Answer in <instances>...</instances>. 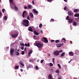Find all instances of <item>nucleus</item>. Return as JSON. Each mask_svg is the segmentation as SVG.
<instances>
[{"mask_svg":"<svg viewBox=\"0 0 79 79\" xmlns=\"http://www.w3.org/2000/svg\"><path fill=\"white\" fill-rule=\"evenodd\" d=\"M69 16L68 15L66 17V19L67 20H69Z\"/></svg>","mask_w":79,"mask_h":79,"instance_id":"f704fd0d","label":"nucleus"},{"mask_svg":"<svg viewBox=\"0 0 79 79\" xmlns=\"http://www.w3.org/2000/svg\"><path fill=\"white\" fill-rule=\"evenodd\" d=\"M36 37V36H35V35H34V38H35V37Z\"/></svg>","mask_w":79,"mask_h":79,"instance_id":"774afa93","label":"nucleus"},{"mask_svg":"<svg viewBox=\"0 0 79 79\" xmlns=\"http://www.w3.org/2000/svg\"><path fill=\"white\" fill-rule=\"evenodd\" d=\"M69 56H73L74 55V53H73L72 52H69Z\"/></svg>","mask_w":79,"mask_h":79,"instance_id":"1a4fd4ad","label":"nucleus"},{"mask_svg":"<svg viewBox=\"0 0 79 79\" xmlns=\"http://www.w3.org/2000/svg\"><path fill=\"white\" fill-rule=\"evenodd\" d=\"M15 52V49H14L13 48H12L10 49V54H11L12 55H13V53Z\"/></svg>","mask_w":79,"mask_h":79,"instance_id":"0eeeda50","label":"nucleus"},{"mask_svg":"<svg viewBox=\"0 0 79 79\" xmlns=\"http://www.w3.org/2000/svg\"><path fill=\"white\" fill-rule=\"evenodd\" d=\"M35 69L37 70H38V69H39V67H38V66H36L35 67Z\"/></svg>","mask_w":79,"mask_h":79,"instance_id":"72a5a7b5","label":"nucleus"},{"mask_svg":"<svg viewBox=\"0 0 79 79\" xmlns=\"http://www.w3.org/2000/svg\"><path fill=\"white\" fill-rule=\"evenodd\" d=\"M42 23H40L39 25V27L40 28H42Z\"/></svg>","mask_w":79,"mask_h":79,"instance_id":"cd10ccee","label":"nucleus"},{"mask_svg":"<svg viewBox=\"0 0 79 79\" xmlns=\"http://www.w3.org/2000/svg\"><path fill=\"white\" fill-rule=\"evenodd\" d=\"M58 79H61V77H59V78H58Z\"/></svg>","mask_w":79,"mask_h":79,"instance_id":"052dcab7","label":"nucleus"},{"mask_svg":"<svg viewBox=\"0 0 79 79\" xmlns=\"http://www.w3.org/2000/svg\"><path fill=\"white\" fill-rule=\"evenodd\" d=\"M52 62L53 64H55V58H53L52 60Z\"/></svg>","mask_w":79,"mask_h":79,"instance_id":"2f4dec72","label":"nucleus"},{"mask_svg":"<svg viewBox=\"0 0 79 79\" xmlns=\"http://www.w3.org/2000/svg\"><path fill=\"white\" fill-rule=\"evenodd\" d=\"M73 21V19H69L68 20V22L69 23H71Z\"/></svg>","mask_w":79,"mask_h":79,"instance_id":"4468645a","label":"nucleus"},{"mask_svg":"<svg viewBox=\"0 0 79 79\" xmlns=\"http://www.w3.org/2000/svg\"><path fill=\"white\" fill-rule=\"evenodd\" d=\"M19 63L21 64V63H24L22 61V60H20V61L19 62Z\"/></svg>","mask_w":79,"mask_h":79,"instance_id":"37998d69","label":"nucleus"},{"mask_svg":"<svg viewBox=\"0 0 79 79\" xmlns=\"http://www.w3.org/2000/svg\"><path fill=\"white\" fill-rule=\"evenodd\" d=\"M4 20H5V21H6V20H7V17L6 16H5L4 17Z\"/></svg>","mask_w":79,"mask_h":79,"instance_id":"c756f323","label":"nucleus"},{"mask_svg":"<svg viewBox=\"0 0 79 79\" xmlns=\"http://www.w3.org/2000/svg\"><path fill=\"white\" fill-rule=\"evenodd\" d=\"M43 61H44V60H41L40 62H41V63H43Z\"/></svg>","mask_w":79,"mask_h":79,"instance_id":"603ef678","label":"nucleus"},{"mask_svg":"<svg viewBox=\"0 0 79 79\" xmlns=\"http://www.w3.org/2000/svg\"><path fill=\"white\" fill-rule=\"evenodd\" d=\"M33 11L35 13H36V14H38V11H37L35 9H33Z\"/></svg>","mask_w":79,"mask_h":79,"instance_id":"dca6fc26","label":"nucleus"},{"mask_svg":"<svg viewBox=\"0 0 79 79\" xmlns=\"http://www.w3.org/2000/svg\"><path fill=\"white\" fill-rule=\"evenodd\" d=\"M53 0H47V2H52Z\"/></svg>","mask_w":79,"mask_h":79,"instance_id":"e433bc0d","label":"nucleus"},{"mask_svg":"<svg viewBox=\"0 0 79 79\" xmlns=\"http://www.w3.org/2000/svg\"><path fill=\"white\" fill-rule=\"evenodd\" d=\"M25 45L26 47H27L28 46V47H29V45H30L29 43H28V44H25Z\"/></svg>","mask_w":79,"mask_h":79,"instance_id":"412c9836","label":"nucleus"},{"mask_svg":"<svg viewBox=\"0 0 79 79\" xmlns=\"http://www.w3.org/2000/svg\"><path fill=\"white\" fill-rule=\"evenodd\" d=\"M27 19H28V20H30V18H29V17L28 16L27 17Z\"/></svg>","mask_w":79,"mask_h":79,"instance_id":"ea45409f","label":"nucleus"},{"mask_svg":"<svg viewBox=\"0 0 79 79\" xmlns=\"http://www.w3.org/2000/svg\"><path fill=\"white\" fill-rule=\"evenodd\" d=\"M2 15V12H0V16H1Z\"/></svg>","mask_w":79,"mask_h":79,"instance_id":"bf43d9fd","label":"nucleus"},{"mask_svg":"<svg viewBox=\"0 0 79 79\" xmlns=\"http://www.w3.org/2000/svg\"><path fill=\"white\" fill-rule=\"evenodd\" d=\"M24 8L25 9H28V8H27V7L26 6H24Z\"/></svg>","mask_w":79,"mask_h":79,"instance_id":"09e8293b","label":"nucleus"},{"mask_svg":"<svg viewBox=\"0 0 79 79\" xmlns=\"http://www.w3.org/2000/svg\"><path fill=\"white\" fill-rule=\"evenodd\" d=\"M40 32H41V34H43V31H42L41 30Z\"/></svg>","mask_w":79,"mask_h":79,"instance_id":"4d7b16f0","label":"nucleus"},{"mask_svg":"<svg viewBox=\"0 0 79 79\" xmlns=\"http://www.w3.org/2000/svg\"><path fill=\"white\" fill-rule=\"evenodd\" d=\"M55 41V40H51V42H53L54 41Z\"/></svg>","mask_w":79,"mask_h":79,"instance_id":"6e6d98bb","label":"nucleus"},{"mask_svg":"<svg viewBox=\"0 0 79 79\" xmlns=\"http://www.w3.org/2000/svg\"><path fill=\"white\" fill-rule=\"evenodd\" d=\"M74 16L75 17H78L79 18H77V19H79V14H76L74 15Z\"/></svg>","mask_w":79,"mask_h":79,"instance_id":"f8f14e48","label":"nucleus"},{"mask_svg":"<svg viewBox=\"0 0 79 79\" xmlns=\"http://www.w3.org/2000/svg\"><path fill=\"white\" fill-rule=\"evenodd\" d=\"M9 1L10 3H13V0H9Z\"/></svg>","mask_w":79,"mask_h":79,"instance_id":"49530a36","label":"nucleus"},{"mask_svg":"<svg viewBox=\"0 0 79 79\" xmlns=\"http://www.w3.org/2000/svg\"><path fill=\"white\" fill-rule=\"evenodd\" d=\"M49 77L50 79H53V77H52V75L51 74H50L49 75Z\"/></svg>","mask_w":79,"mask_h":79,"instance_id":"aec40b11","label":"nucleus"},{"mask_svg":"<svg viewBox=\"0 0 79 79\" xmlns=\"http://www.w3.org/2000/svg\"><path fill=\"white\" fill-rule=\"evenodd\" d=\"M59 72H60L59 71V70H56V73H59Z\"/></svg>","mask_w":79,"mask_h":79,"instance_id":"a19ab883","label":"nucleus"},{"mask_svg":"<svg viewBox=\"0 0 79 79\" xmlns=\"http://www.w3.org/2000/svg\"><path fill=\"white\" fill-rule=\"evenodd\" d=\"M75 53L76 55H78L79 54V51L78 50H76L75 51Z\"/></svg>","mask_w":79,"mask_h":79,"instance_id":"5701e85b","label":"nucleus"},{"mask_svg":"<svg viewBox=\"0 0 79 79\" xmlns=\"http://www.w3.org/2000/svg\"><path fill=\"white\" fill-rule=\"evenodd\" d=\"M20 71H21L22 72H23V70L22 69H20Z\"/></svg>","mask_w":79,"mask_h":79,"instance_id":"69168bd1","label":"nucleus"},{"mask_svg":"<svg viewBox=\"0 0 79 79\" xmlns=\"http://www.w3.org/2000/svg\"><path fill=\"white\" fill-rule=\"evenodd\" d=\"M61 46H63V45H64V43H62V44H61Z\"/></svg>","mask_w":79,"mask_h":79,"instance_id":"13d9d810","label":"nucleus"},{"mask_svg":"<svg viewBox=\"0 0 79 79\" xmlns=\"http://www.w3.org/2000/svg\"><path fill=\"white\" fill-rule=\"evenodd\" d=\"M54 21H55V20L53 19H52L50 20V22H54Z\"/></svg>","mask_w":79,"mask_h":79,"instance_id":"7c9ffc66","label":"nucleus"},{"mask_svg":"<svg viewBox=\"0 0 79 79\" xmlns=\"http://www.w3.org/2000/svg\"><path fill=\"white\" fill-rule=\"evenodd\" d=\"M34 0H33L32 1V3L33 4V5H35V3H34Z\"/></svg>","mask_w":79,"mask_h":79,"instance_id":"a18cd8bd","label":"nucleus"},{"mask_svg":"<svg viewBox=\"0 0 79 79\" xmlns=\"http://www.w3.org/2000/svg\"><path fill=\"white\" fill-rule=\"evenodd\" d=\"M28 31H30L31 32H32V31H33V30H32V27H30L28 29Z\"/></svg>","mask_w":79,"mask_h":79,"instance_id":"ddd939ff","label":"nucleus"},{"mask_svg":"<svg viewBox=\"0 0 79 79\" xmlns=\"http://www.w3.org/2000/svg\"><path fill=\"white\" fill-rule=\"evenodd\" d=\"M17 52H19V49H18Z\"/></svg>","mask_w":79,"mask_h":79,"instance_id":"338daca9","label":"nucleus"},{"mask_svg":"<svg viewBox=\"0 0 79 79\" xmlns=\"http://www.w3.org/2000/svg\"><path fill=\"white\" fill-rule=\"evenodd\" d=\"M73 26H76L77 25V23H76V22L75 21H74L73 23Z\"/></svg>","mask_w":79,"mask_h":79,"instance_id":"bb28decb","label":"nucleus"},{"mask_svg":"<svg viewBox=\"0 0 79 79\" xmlns=\"http://www.w3.org/2000/svg\"><path fill=\"white\" fill-rule=\"evenodd\" d=\"M57 65L58 66L59 69H61V65H60V64H58Z\"/></svg>","mask_w":79,"mask_h":79,"instance_id":"473e14b6","label":"nucleus"},{"mask_svg":"<svg viewBox=\"0 0 79 79\" xmlns=\"http://www.w3.org/2000/svg\"><path fill=\"white\" fill-rule=\"evenodd\" d=\"M63 52V50H61L59 51L58 50H56V51H55L53 52V54L55 56H58L60 55V53H62Z\"/></svg>","mask_w":79,"mask_h":79,"instance_id":"f03ea898","label":"nucleus"},{"mask_svg":"<svg viewBox=\"0 0 79 79\" xmlns=\"http://www.w3.org/2000/svg\"><path fill=\"white\" fill-rule=\"evenodd\" d=\"M29 22L28 20L24 19L23 21L22 24L25 27H28L29 26Z\"/></svg>","mask_w":79,"mask_h":79,"instance_id":"f257e3e1","label":"nucleus"},{"mask_svg":"<svg viewBox=\"0 0 79 79\" xmlns=\"http://www.w3.org/2000/svg\"><path fill=\"white\" fill-rule=\"evenodd\" d=\"M19 33L18 32H16L15 33H13L11 35V36L12 38H16L18 36V34Z\"/></svg>","mask_w":79,"mask_h":79,"instance_id":"20e7f679","label":"nucleus"},{"mask_svg":"<svg viewBox=\"0 0 79 79\" xmlns=\"http://www.w3.org/2000/svg\"><path fill=\"white\" fill-rule=\"evenodd\" d=\"M62 40H64V41H66V39H65V38H62Z\"/></svg>","mask_w":79,"mask_h":79,"instance_id":"864d4df0","label":"nucleus"},{"mask_svg":"<svg viewBox=\"0 0 79 79\" xmlns=\"http://www.w3.org/2000/svg\"><path fill=\"white\" fill-rule=\"evenodd\" d=\"M55 42L56 44H58L60 42V41L59 40H57L55 41Z\"/></svg>","mask_w":79,"mask_h":79,"instance_id":"a878e982","label":"nucleus"},{"mask_svg":"<svg viewBox=\"0 0 79 79\" xmlns=\"http://www.w3.org/2000/svg\"><path fill=\"white\" fill-rule=\"evenodd\" d=\"M22 55H24V51H23L21 53Z\"/></svg>","mask_w":79,"mask_h":79,"instance_id":"c03bdc74","label":"nucleus"},{"mask_svg":"<svg viewBox=\"0 0 79 79\" xmlns=\"http://www.w3.org/2000/svg\"><path fill=\"white\" fill-rule=\"evenodd\" d=\"M71 61H73V60L72 59H71L70 60L69 62V63H70Z\"/></svg>","mask_w":79,"mask_h":79,"instance_id":"5fc2aeb1","label":"nucleus"},{"mask_svg":"<svg viewBox=\"0 0 79 79\" xmlns=\"http://www.w3.org/2000/svg\"><path fill=\"white\" fill-rule=\"evenodd\" d=\"M42 40H44V42H45L46 43V42H48V40H47V39L45 37H43L42 38Z\"/></svg>","mask_w":79,"mask_h":79,"instance_id":"423d86ee","label":"nucleus"},{"mask_svg":"<svg viewBox=\"0 0 79 79\" xmlns=\"http://www.w3.org/2000/svg\"><path fill=\"white\" fill-rule=\"evenodd\" d=\"M28 15L27 12L26 11H24L23 13L22 16L23 18H25Z\"/></svg>","mask_w":79,"mask_h":79,"instance_id":"39448f33","label":"nucleus"},{"mask_svg":"<svg viewBox=\"0 0 79 79\" xmlns=\"http://www.w3.org/2000/svg\"><path fill=\"white\" fill-rule=\"evenodd\" d=\"M20 64L21 65V66H24V65L23 64V63H20Z\"/></svg>","mask_w":79,"mask_h":79,"instance_id":"79ce46f5","label":"nucleus"},{"mask_svg":"<svg viewBox=\"0 0 79 79\" xmlns=\"http://www.w3.org/2000/svg\"><path fill=\"white\" fill-rule=\"evenodd\" d=\"M15 55L18 56L19 55V53L17 51H15Z\"/></svg>","mask_w":79,"mask_h":79,"instance_id":"f3484780","label":"nucleus"},{"mask_svg":"<svg viewBox=\"0 0 79 79\" xmlns=\"http://www.w3.org/2000/svg\"><path fill=\"white\" fill-rule=\"evenodd\" d=\"M28 7L29 8V9H31L32 7V6L31 5H28Z\"/></svg>","mask_w":79,"mask_h":79,"instance_id":"393cba45","label":"nucleus"},{"mask_svg":"<svg viewBox=\"0 0 79 79\" xmlns=\"http://www.w3.org/2000/svg\"><path fill=\"white\" fill-rule=\"evenodd\" d=\"M30 16L31 18H32L34 17V15H33V14L32 13H31L30 14Z\"/></svg>","mask_w":79,"mask_h":79,"instance_id":"a211bd4d","label":"nucleus"},{"mask_svg":"<svg viewBox=\"0 0 79 79\" xmlns=\"http://www.w3.org/2000/svg\"><path fill=\"white\" fill-rule=\"evenodd\" d=\"M26 48H25L24 50V51H26Z\"/></svg>","mask_w":79,"mask_h":79,"instance_id":"680f3d73","label":"nucleus"},{"mask_svg":"<svg viewBox=\"0 0 79 79\" xmlns=\"http://www.w3.org/2000/svg\"><path fill=\"white\" fill-rule=\"evenodd\" d=\"M60 42H63V43H64V41H63V39H62L61 40Z\"/></svg>","mask_w":79,"mask_h":79,"instance_id":"8fccbe9b","label":"nucleus"},{"mask_svg":"<svg viewBox=\"0 0 79 79\" xmlns=\"http://www.w3.org/2000/svg\"><path fill=\"white\" fill-rule=\"evenodd\" d=\"M56 46L57 47H58V48H59V47H61V44H57Z\"/></svg>","mask_w":79,"mask_h":79,"instance_id":"2eb2a0df","label":"nucleus"},{"mask_svg":"<svg viewBox=\"0 0 79 79\" xmlns=\"http://www.w3.org/2000/svg\"><path fill=\"white\" fill-rule=\"evenodd\" d=\"M49 65L50 66H53V64H52L51 63H50Z\"/></svg>","mask_w":79,"mask_h":79,"instance_id":"c9c22d12","label":"nucleus"},{"mask_svg":"<svg viewBox=\"0 0 79 79\" xmlns=\"http://www.w3.org/2000/svg\"><path fill=\"white\" fill-rule=\"evenodd\" d=\"M67 7L66 6H65L64 9V10H66L67 9Z\"/></svg>","mask_w":79,"mask_h":79,"instance_id":"4c0bfd02","label":"nucleus"},{"mask_svg":"<svg viewBox=\"0 0 79 79\" xmlns=\"http://www.w3.org/2000/svg\"><path fill=\"white\" fill-rule=\"evenodd\" d=\"M64 55H65V52H63L61 54L60 56H61V57L63 56H64Z\"/></svg>","mask_w":79,"mask_h":79,"instance_id":"4be33fe9","label":"nucleus"},{"mask_svg":"<svg viewBox=\"0 0 79 79\" xmlns=\"http://www.w3.org/2000/svg\"><path fill=\"white\" fill-rule=\"evenodd\" d=\"M64 0V2H67V0Z\"/></svg>","mask_w":79,"mask_h":79,"instance_id":"e2e57ef3","label":"nucleus"},{"mask_svg":"<svg viewBox=\"0 0 79 79\" xmlns=\"http://www.w3.org/2000/svg\"><path fill=\"white\" fill-rule=\"evenodd\" d=\"M14 8L16 10H18V8L16 6H14Z\"/></svg>","mask_w":79,"mask_h":79,"instance_id":"c85d7f7f","label":"nucleus"},{"mask_svg":"<svg viewBox=\"0 0 79 79\" xmlns=\"http://www.w3.org/2000/svg\"><path fill=\"white\" fill-rule=\"evenodd\" d=\"M68 15H69V16H73V15H74L73 12L71 11H68Z\"/></svg>","mask_w":79,"mask_h":79,"instance_id":"6e6552de","label":"nucleus"},{"mask_svg":"<svg viewBox=\"0 0 79 79\" xmlns=\"http://www.w3.org/2000/svg\"><path fill=\"white\" fill-rule=\"evenodd\" d=\"M35 45L38 48H39V50L41 51V49H42V44L40 43H38L36 44Z\"/></svg>","mask_w":79,"mask_h":79,"instance_id":"7ed1b4c3","label":"nucleus"},{"mask_svg":"<svg viewBox=\"0 0 79 79\" xmlns=\"http://www.w3.org/2000/svg\"><path fill=\"white\" fill-rule=\"evenodd\" d=\"M34 34H35V35H39V33H38L37 32V31H34Z\"/></svg>","mask_w":79,"mask_h":79,"instance_id":"6ab92c4d","label":"nucleus"},{"mask_svg":"<svg viewBox=\"0 0 79 79\" xmlns=\"http://www.w3.org/2000/svg\"><path fill=\"white\" fill-rule=\"evenodd\" d=\"M70 43L71 44H73V42L72 41H70Z\"/></svg>","mask_w":79,"mask_h":79,"instance_id":"0e129e2a","label":"nucleus"},{"mask_svg":"<svg viewBox=\"0 0 79 79\" xmlns=\"http://www.w3.org/2000/svg\"><path fill=\"white\" fill-rule=\"evenodd\" d=\"M5 11V9H3L2 10V11L3 13H4Z\"/></svg>","mask_w":79,"mask_h":79,"instance_id":"58836bf2","label":"nucleus"},{"mask_svg":"<svg viewBox=\"0 0 79 79\" xmlns=\"http://www.w3.org/2000/svg\"><path fill=\"white\" fill-rule=\"evenodd\" d=\"M79 10L77 9H76L73 10V12L74 13H76L77 12H79Z\"/></svg>","mask_w":79,"mask_h":79,"instance_id":"9d476101","label":"nucleus"},{"mask_svg":"<svg viewBox=\"0 0 79 79\" xmlns=\"http://www.w3.org/2000/svg\"><path fill=\"white\" fill-rule=\"evenodd\" d=\"M15 69H19V65H18V66H17V65L15 66Z\"/></svg>","mask_w":79,"mask_h":79,"instance_id":"b1692460","label":"nucleus"},{"mask_svg":"<svg viewBox=\"0 0 79 79\" xmlns=\"http://www.w3.org/2000/svg\"><path fill=\"white\" fill-rule=\"evenodd\" d=\"M21 45L22 46H24V43L21 44Z\"/></svg>","mask_w":79,"mask_h":79,"instance_id":"de8ad7c7","label":"nucleus"},{"mask_svg":"<svg viewBox=\"0 0 79 79\" xmlns=\"http://www.w3.org/2000/svg\"><path fill=\"white\" fill-rule=\"evenodd\" d=\"M32 53V50H30V51H29V52L28 53L29 56H30L31 54V53Z\"/></svg>","mask_w":79,"mask_h":79,"instance_id":"9b49d317","label":"nucleus"},{"mask_svg":"<svg viewBox=\"0 0 79 79\" xmlns=\"http://www.w3.org/2000/svg\"><path fill=\"white\" fill-rule=\"evenodd\" d=\"M21 50H24V48H23V47H21Z\"/></svg>","mask_w":79,"mask_h":79,"instance_id":"3c124183","label":"nucleus"}]
</instances>
